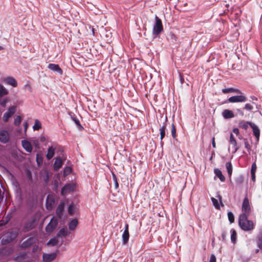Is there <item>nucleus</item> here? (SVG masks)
Instances as JSON below:
<instances>
[{"instance_id":"f257e3e1","label":"nucleus","mask_w":262,"mask_h":262,"mask_svg":"<svg viewBox=\"0 0 262 262\" xmlns=\"http://www.w3.org/2000/svg\"><path fill=\"white\" fill-rule=\"evenodd\" d=\"M249 216H246L244 218L239 217L238 224L241 228L245 231H251L254 228V225L252 221L248 220Z\"/></svg>"},{"instance_id":"f03ea898","label":"nucleus","mask_w":262,"mask_h":262,"mask_svg":"<svg viewBox=\"0 0 262 262\" xmlns=\"http://www.w3.org/2000/svg\"><path fill=\"white\" fill-rule=\"evenodd\" d=\"M251 211V206L250 205L249 201L248 198H244L242 206V213L239 215V217L244 218L246 216H249Z\"/></svg>"},{"instance_id":"7ed1b4c3","label":"nucleus","mask_w":262,"mask_h":262,"mask_svg":"<svg viewBox=\"0 0 262 262\" xmlns=\"http://www.w3.org/2000/svg\"><path fill=\"white\" fill-rule=\"evenodd\" d=\"M155 20L152 32L154 34L158 35L163 31V27L161 20L157 15L155 16Z\"/></svg>"},{"instance_id":"20e7f679","label":"nucleus","mask_w":262,"mask_h":262,"mask_svg":"<svg viewBox=\"0 0 262 262\" xmlns=\"http://www.w3.org/2000/svg\"><path fill=\"white\" fill-rule=\"evenodd\" d=\"M57 219L55 217H53L46 227V232L48 233H52L57 227Z\"/></svg>"},{"instance_id":"39448f33","label":"nucleus","mask_w":262,"mask_h":262,"mask_svg":"<svg viewBox=\"0 0 262 262\" xmlns=\"http://www.w3.org/2000/svg\"><path fill=\"white\" fill-rule=\"evenodd\" d=\"M246 100V97L242 94H240V95L231 96L228 99V101L230 103L244 102Z\"/></svg>"},{"instance_id":"423d86ee","label":"nucleus","mask_w":262,"mask_h":262,"mask_svg":"<svg viewBox=\"0 0 262 262\" xmlns=\"http://www.w3.org/2000/svg\"><path fill=\"white\" fill-rule=\"evenodd\" d=\"M76 186L74 184H67L61 189V193L62 195H67L71 192L74 191Z\"/></svg>"},{"instance_id":"0eeeda50","label":"nucleus","mask_w":262,"mask_h":262,"mask_svg":"<svg viewBox=\"0 0 262 262\" xmlns=\"http://www.w3.org/2000/svg\"><path fill=\"white\" fill-rule=\"evenodd\" d=\"M37 241V238L35 236H31L28 238L26 241L23 242L20 245V247L21 248H27L31 247Z\"/></svg>"},{"instance_id":"6e6552de","label":"nucleus","mask_w":262,"mask_h":262,"mask_svg":"<svg viewBox=\"0 0 262 262\" xmlns=\"http://www.w3.org/2000/svg\"><path fill=\"white\" fill-rule=\"evenodd\" d=\"M167 121V117H166L165 122H164L163 123L162 125L159 128L161 144L162 146L163 144V142L162 140L166 135V131L167 130V124H166Z\"/></svg>"},{"instance_id":"1a4fd4ad","label":"nucleus","mask_w":262,"mask_h":262,"mask_svg":"<svg viewBox=\"0 0 262 262\" xmlns=\"http://www.w3.org/2000/svg\"><path fill=\"white\" fill-rule=\"evenodd\" d=\"M16 111V107L15 106H11L10 107L8 111L4 114L3 116V121L5 122H7L8 121L9 118H10Z\"/></svg>"},{"instance_id":"9d476101","label":"nucleus","mask_w":262,"mask_h":262,"mask_svg":"<svg viewBox=\"0 0 262 262\" xmlns=\"http://www.w3.org/2000/svg\"><path fill=\"white\" fill-rule=\"evenodd\" d=\"M122 243L123 245H126L128 243L129 234V226L128 224H126L125 226L124 231L122 235Z\"/></svg>"},{"instance_id":"9b49d317","label":"nucleus","mask_w":262,"mask_h":262,"mask_svg":"<svg viewBox=\"0 0 262 262\" xmlns=\"http://www.w3.org/2000/svg\"><path fill=\"white\" fill-rule=\"evenodd\" d=\"M35 220L34 218H32L31 219L28 220L24 225V231L27 232L33 229L35 227Z\"/></svg>"},{"instance_id":"f8f14e48","label":"nucleus","mask_w":262,"mask_h":262,"mask_svg":"<svg viewBox=\"0 0 262 262\" xmlns=\"http://www.w3.org/2000/svg\"><path fill=\"white\" fill-rule=\"evenodd\" d=\"M55 204L54 198L53 195H48L46 199V208L48 210H51Z\"/></svg>"},{"instance_id":"ddd939ff","label":"nucleus","mask_w":262,"mask_h":262,"mask_svg":"<svg viewBox=\"0 0 262 262\" xmlns=\"http://www.w3.org/2000/svg\"><path fill=\"white\" fill-rule=\"evenodd\" d=\"M57 256L56 253L50 254H43L42 256L43 261L44 262H51L54 260Z\"/></svg>"},{"instance_id":"4468645a","label":"nucleus","mask_w":262,"mask_h":262,"mask_svg":"<svg viewBox=\"0 0 262 262\" xmlns=\"http://www.w3.org/2000/svg\"><path fill=\"white\" fill-rule=\"evenodd\" d=\"M48 68L50 70H51L55 72H57V73L59 74L60 75H62L63 73V71H62V69L60 68V67L58 64H54V63H50L48 65Z\"/></svg>"},{"instance_id":"2eb2a0df","label":"nucleus","mask_w":262,"mask_h":262,"mask_svg":"<svg viewBox=\"0 0 262 262\" xmlns=\"http://www.w3.org/2000/svg\"><path fill=\"white\" fill-rule=\"evenodd\" d=\"M9 140L8 133L6 130L0 132V141L3 143H6Z\"/></svg>"},{"instance_id":"dca6fc26","label":"nucleus","mask_w":262,"mask_h":262,"mask_svg":"<svg viewBox=\"0 0 262 262\" xmlns=\"http://www.w3.org/2000/svg\"><path fill=\"white\" fill-rule=\"evenodd\" d=\"M5 83L10 85L13 87H16L17 85V82L15 79L12 77H7L4 80Z\"/></svg>"},{"instance_id":"f3484780","label":"nucleus","mask_w":262,"mask_h":262,"mask_svg":"<svg viewBox=\"0 0 262 262\" xmlns=\"http://www.w3.org/2000/svg\"><path fill=\"white\" fill-rule=\"evenodd\" d=\"M250 126L253 129V133L254 136L256 138L257 141L259 140L260 136V130L258 127L254 123H250Z\"/></svg>"},{"instance_id":"a211bd4d","label":"nucleus","mask_w":262,"mask_h":262,"mask_svg":"<svg viewBox=\"0 0 262 262\" xmlns=\"http://www.w3.org/2000/svg\"><path fill=\"white\" fill-rule=\"evenodd\" d=\"M222 116L226 119L232 118L235 116L233 112L228 109H226L223 111L222 112Z\"/></svg>"},{"instance_id":"6ab92c4d","label":"nucleus","mask_w":262,"mask_h":262,"mask_svg":"<svg viewBox=\"0 0 262 262\" xmlns=\"http://www.w3.org/2000/svg\"><path fill=\"white\" fill-rule=\"evenodd\" d=\"M63 162L60 157L56 158L54 163L53 164L54 169L55 171L58 170L62 166Z\"/></svg>"},{"instance_id":"aec40b11","label":"nucleus","mask_w":262,"mask_h":262,"mask_svg":"<svg viewBox=\"0 0 262 262\" xmlns=\"http://www.w3.org/2000/svg\"><path fill=\"white\" fill-rule=\"evenodd\" d=\"M222 92L224 94H227L229 93H234L238 94H243L242 92L237 89H235L233 88H229L227 89H224L222 90Z\"/></svg>"},{"instance_id":"412c9836","label":"nucleus","mask_w":262,"mask_h":262,"mask_svg":"<svg viewBox=\"0 0 262 262\" xmlns=\"http://www.w3.org/2000/svg\"><path fill=\"white\" fill-rule=\"evenodd\" d=\"M21 144L23 148L29 152H31L32 150V147L31 144L27 140H22Z\"/></svg>"},{"instance_id":"4be33fe9","label":"nucleus","mask_w":262,"mask_h":262,"mask_svg":"<svg viewBox=\"0 0 262 262\" xmlns=\"http://www.w3.org/2000/svg\"><path fill=\"white\" fill-rule=\"evenodd\" d=\"M64 203L62 202V203H60V204L58 205V206L56 209V213L57 216L59 218H61L63 212L64 210Z\"/></svg>"},{"instance_id":"5701e85b","label":"nucleus","mask_w":262,"mask_h":262,"mask_svg":"<svg viewBox=\"0 0 262 262\" xmlns=\"http://www.w3.org/2000/svg\"><path fill=\"white\" fill-rule=\"evenodd\" d=\"M55 148L53 147H49L47 150L46 158L48 160L51 159L55 154Z\"/></svg>"},{"instance_id":"b1692460","label":"nucleus","mask_w":262,"mask_h":262,"mask_svg":"<svg viewBox=\"0 0 262 262\" xmlns=\"http://www.w3.org/2000/svg\"><path fill=\"white\" fill-rule=\"evenodd\" d=\"M229 142L232 145L233 147L234 148V151L233 152L235 153L238 150V148L237 147L236 141L232 134H230Z\"/></svg>"},{"instance_id":"393cba45","label":"nucleus","mask_w":262,"mask_h":262,"mask_svg":"<svg viewBox=\"0 0 262 262\" xmlns=\"http://www.w3.org/2000/svg\"><path fill=\"white\" fill-rule=\"evenodd\" d=\"M214 173L215 174L216 176L219 178L221 182H224L225 181V178L223 175L221 170L219 169H214Z\"/></svg>"},{"instance_id":"a878e982","label":"nucleus","mask_w":262,"mask_h":262,"mask_svg":"<svg viewBox=\"0 0 262 262\" xmlns=\"http://www.w3.org/2000/svg\"><path fill=\"white\" fill-rule=\"evenodd\" d=\"M78 225V221L77 219L72 220L69 224V227L70 230H74Z\"/></svg>"},{"instance_id":"bb28decb","label":"nucleus","mask_w":262,"mask_h":262,"mask_svg":"<svg viewBox=\"0 0 262 262\" xmlns=\"http://www.w3.org/2000/svg\"><path fill=\"white\" fill-rule=\"evenodd\" d=\"M226 168L227 169L229 177L231 178L232 173V165L230 162H227L226 163Z\"/></svg>"},{"instance_id":"cd10ccee","label":"nucleus","mask_w":262,"mask_h":262,"mask_svg":"<svg viewBox=\"0 0 262 262\" xmlns=\"http://www.w3.org/2000/svg\"><path fill=\"white\" fill-rule=\"evenodd\" d=\"M68 235V230L66 228L61 229L57 234V237H66Z\"/></svg>"},{"instance_id":"c85d7f7f","label":"nucleus","mask_w":262,"mask_h":262,"mask_svg":"<svg viewBox=\"0 0 262 262\" xmlns=\"http://www.w3.org/2000/svg\"><path fill=\"white\" fill-rule=\"evenodd\" d=\"M231 233V241L233 244H235L236 241L237 233L234 229H232L230 231Z\"/></svg>"},{"instance_id":"c756f323","label":"nucleus","mask_w":262,"mask_h":262,"mask_svg":"<svg viewBox=\"0 0 262 262\" xmlns=\"http://www.w3.org/2000/svg\"><path fill=\"white\" fill-rule=\"evenodd\" d=\"M256 244L259 249L262 250V233L258 235L257 237Z\"/></svg>"},{"instance_id":"7c9ffc66","label":"nucleus","mask_w":262,"mask_h":262,"mask_svg":"<svg viewBox=\"0 0 262 262\" xmlns=\"http://www.w3.org/2000/svg\"><path fill=\"white\" fill-rule=\"evenodd\" d=\"M8 94V91L4 87L2 84H0V97H2L5 95H7Z\"/></svg>"},{"instance_id":"2f4dec72","label":"nucleus","mask_w":262,"mask_h":262,"mask_svg":"<svg viewBox=\"0 0 262 262\" xmlns=\"http://www.w3.org/2000/svg\"><path fill=\"white\" fill-rule=\"evenodd\" d=\"M8 236H9L10 238H7L6 239V241L8 243H9V242H10L12 241L13 240H14L16 237L17 234L12 232H9L8 233Z\"/></svg>"},{"instance_id":"473e14b6","label":"nucleus","mask_w":262,"mask_h":262,"mask_svg":"<svg viewBox=\"0 0 262 262\" xmlns=\"http://www.w3.org/2000/svg\"><path fill=\"white\" fill-rule=\"evenodd\" d=\"M41 127V124L40 122L38 120H35V124L33 126V129L34 130H39Z\"/></svg>"},{"instance_id":"72a5a7b5","label":"nucleus","mask_w":262,"mask_h":262,"mask_svg":"<svg viewBox=\"0 0 262 262\" xmlns=\"http://www.w3.org/2000/svg\"><path fill=\"white\" fill-rule=\"evenodd\" d=\"M43 159L42 156L41 155V154H37L36 162H37L38 165H40L41 164H42V163L43 162Z\"/></svg>"},{"instance_id":"f704fd0d","label":"nucleus","mask_w":262,"mask_h":262,"mask_svg":"<svg viewBox=\"0 0 262 262\" xmlns=\"http://www.w3.org/2000/svg\"><path fill=\"white\" fill-rule=\"evenodd\" d=\"M235 182L236 184L241 185L244 182V177L242 176H239L235 178Z\"/></svg>"},{"instance_id":"c9c22d12","label":"nucleus","mask_w":262,"mask_h":262,"mask_svg":"<svg viewBox=\"0 0 262 262\" xmlns=\"http://www.w3.org/2000/svg\"><path fill=\"white\" fill-rule=\"evenodd\" d=\"M171 136L173 139H176L177 137V133H176V128L174 124H172L171 125Z\"/></svg>"},{"instance_id":"e433bc0d","label":"nucleus","mask_w":262,"mask_h":262,"mask_svg":"<svg viewBox=\"0 0 262 262\" xmlns=\"http://www.w3.org/2000/svg\"><path fill=\"white\" fill-rule=\"evenodd\" d=\"M21 121V117L20 116H16L14 119V124L15 126H18L20 124Z\"/></svg>"},{"instance_id":"4c0bfd02","label":"nucleus","mask_w":262,"mask_h":262,"mask_svg":"<svg viewBox=\"0 0 262 262\" xmlns=\"http://www.w3.org/2000/svg\"><path fill=\"white\" fill-rule=\"evenodd\" d=\"M58 243V241L55 238H51L49 240V241L48 242V245H50L52 246H56Z\"/></svg>"},{"instance_id":"58836bf2","label":"nucleus","mask_w":262,"mask_h":262,"mask_svg":"<svg viewBox=\"0 0 262 262\" xmlns=\"http://www.w3.org/2000/svg\"><path fill=\"white\" fill-rule=\"evenodd\" d=\"M228 218L230 223H233L234 222V216L232 212H228Z\"/></svg>"},{"instance_id":"ea45409f","label":"nucleus","mask_w":262,"mask_h":262,"mask_svg":"<svg viewBox=\"0 0 262 262\" xmlns=\"http://www.w3.org/2000/svg\"><path fill=\"white\" fill-rule=\"evenodd\" d=\"M211 201L212 202V203H213V205L215 207V208H216L217 209H219L220 208V205H219V204L218 203L217 200L216 199L214 198H211Z\"/></svg>"},{"instance_id":"a19ab883","label":"nucleus","mask_w":262,"mask_h":262,"mask_svg":"<svg viewBox=\"0 0 262 262\" xmlns=\"http://www.w3.org/2000/svg\"><path fill=\"white\" fill-rule=\"evenodd\" d=\"M112 176H113V181L114 182V183H115V188L116 189H117L119 187V184L117 181V177L114 173H112Z\"/></svg>"},{"instance_id":"79ce46f5","label":"nucleus","mask_w":262,"mask_h":262,"mask_svg":"<svg viewBox=\"0 0 262 262\" xmlns=\"http://www.w3.org/2000/svg\"><path fill=\"white\" fill-rule=\"evenodd\" d=\"M244 109L249 111H251L253 109V106L250 103H246L244 106Z\"/></svg>"},{"instance_id":"37998d69","label":"nucleus","mask_w":262,"mask_h":262,"mask_svg":"<svg viewBox=\"0 0 262 262\" xmlns=\"http://www.w3.org/2000/svg\"><path fill=\"white\" fill-rule=\"evenodd\" d=\"M250 123H252L251 122H244V123H241L240 126L242 127L243 128L246 129L248 127V125L250 126Z\"/></svg>"},{"instance_id":"c03bdc74","label":"nucleus","mask_w":262,"mask_h":262,"mask_svg":"<svg viewBox=\"0 0 262 262\" xmlns=\"http://www.w3.org/2000/svg\"><path fill=\"white\" fill-rule=\"evenodd\" d=\"M68 213L70 215H72L74 213V205L71 204L70 205L68 208Z\"/></svg>"},{"instance_id":"a18cd8bd","label":"nucleus","mask_w":262,"mask_h":262,"mask_svg":"<svg viewBox=\"0 0 262 262\" xmlns=\"http://www.w3.org/2000/svg\"><path fill=\"white\" fill-rule=\"evenodd\" d=\"M73 120L75 122V124L78 126V127L80 129H83V127L81 125V124L80 123V121L78 119L74 118Z\"/></svg>"},{"instance_id":"49530a36","label":"nucleus","mask_w":262,"mask_h":262,"mask_svg":"<svg viewBox=\"0 0 262 262\" xmlns=\"http://www.w3.org/2000/svg\"><path fill=\"white\" fill-rule=\"evenodd\" d=\"M256 165L255 163H253L251 166V173H255L256 170Z\"/></svg>"},{"instance_id":"de8ad7c7","label":"nucleus","mask_w":262,"mask_h":262,"mask_svg":"<svg viewBox=\"0 0 262 262\" xmlns=\"http://www.w3.org/2000/svg\"><path fill=\"white\" fill-rule=\"evenodd\" d=\"M244 144L245 147L248 150H250L251 149V146L249 144V142L247 139H244Z\"/></svg>"},{"instance_id":"09e8293b","label":"nucleus","mask_w":262,"mask_h":262,"mask_svg":"<svg viewBox=\"0 0 262 262\" xmlns=\"http://www.w3.org/2000/svg\"><path fill=\"white\" fill-rule=\"evenodd\" d=\"M27 255V253L25 252L20 253L18 254L17 257L21 259H25Z\"/></svg>"},{"instance_id":"8fccbe9b","label":"nucleus","mask_w":262,"mask_h":262,"mask_svg":"<svg viewBox=\"0 0 262 262\" xmlns=\"http://www.w3.org/2000/svg\"><path fill=\"white\" fill-rule=\"evenodd\" d=\"M227 233L226 231H223L222 233V241H225L226 239Z\"/></svg>"},{"instance_id":"3c124183","label":"nucleus","mask_w":262,"mask_h":262,"mask_svg":"<svg viewBox=\"0 0 262 262\" xmlns=\"http://www.w3.org/2000/svg\"><path fill=\"white\" fill-rule=\"evenodd\" d=\"M209 262H216V257L214 254L211 255Z\"/></svg>"},{"instance_id":"603ef678","label":"nucleus","mask_w":262,"mask_h":262,"mask_svg":"<svg viewBox=\"0 0 262 262\" xmlns=\"http://www.w3.org/2000/svg\"><path fill=\"white\" fill-rule=\"evenodd\" d=\"M236 112L237 114L241 116H243L244 115V112L241 108L236 109Z\"/></svg>"},{"instance_id":"864d4df0","label":"nucleus","mask_w":262,"mask_h":262,"mask_svg":"<svg viewBox=\"0 0 262 262\" xmlns=\"http://www.w3.org/2000/svg\"><path fill=\"white\" fill-rule=\"evenodd\" d=\"M8 222V221H5L3 220H2L0 221V227L5 225Z\"/></svg>"},{"instance_id":"5fc2aeb1","label":"nucleus","mask_w":262,"mask_h":262,"mask_svg":"<svg viewBox=\"0 0 262 262\" xmlns=\"http://www.w3.org/2000/svg\"><path fill=\"white\" fill-rule=\"evenodd\" d=\"M27 177H28V178L29 180H31L32 179V174H31V171H29V170L27 171Z\"/></svg>"},{"instance_id":"6e6d98bb","label":"nucleus","mask_w":262,"mask_h":262,"mask_svg":"<svg viewBox=\"0 0 262 262\" xmlns=\"http://www.w3.org/2000/svg\"><path fill=\"white\" fill-rule=\"evenodd\" d=\"M7 100H3V101H2L1 102V105L2 106H4L5 107L6 106V103H7Z\"/></svg>"},{"instance_id":"4d7b16f0","label":"nucleus","mask_w":262,"mask_h":262,"mask_svg":"<svg viewBox=\"0 0 262 262\" xmlns=\"http://www.w3.org/2000/svg\"><path fill=\"white\" fill-rule=\"evenodd\" d=\"M251 179L253 181H255V173H251Z\"/></svg>"},{"instance_id":"13d9d810","label":"nucleus","mask_w":262,"mask_h":262,"mask_svg":"<svg viewBox=\"0 0 262 262\" xmlns=\"http://www.w3.org/2000/svg\"><path fill=\"white\" fill-rule=\"evenodd\" d=\"M212 146L213 148L216 147V144H215V138L214 137H213L212 138Z\"/></svg>"},{"instance_id":"bf43d9fd","label":"nucleus","mask_w":262,"mask_h":262,"mask_svg":"<svg viewBox=\"0 0 262 262\" xmlns=\"http://www.w3.org/2000/svg\"><path fill=\"white\" fill-rule=\"evenodd\" d=\"M233 132L234 134H236V135H238V134H239V130H238V128H234V129H233Z\"/></svg>"},{"instance_id":"052dcab7","label":"nucleus","mask_w":262,"mask_h":262,"mask_svg":"<svg viewBox=\"0 0 262 262\" xmlns=\"http://www.w3.org/2000/svg\"><path fill=\"white\" fill-rule=\"evenodd\" d=\"M180 77L181 83L182 84L184 82V79L181 74H180Z\"/></svg>"},{"instance_id":"680f3d73","label":"nucleus","mask_w":262,"mask_h":262,"mask_svg":"<svg viewBox=\"0 0 262 262\" xmlns=\"http://www.w3.org/2000/svg\"><path fill=\"white\" fill-rule=\"evenodd\" d=\"M45 140H46V138H45V137H41L40 138V142H43L45 141Z\"/></svg>"},{"instance_id":"e2e57ef3","label":"nucleus","mask_w":262,"mask_h":262,"mask_svg":"<svg viewBox=\"0 0 262 262\" xmlns=\"http://www.w3.org/2000/svg\"><path fill=\"white\" fill-rule=\"evenodd\" d=\"M251 99H252V100H255V101H257V97H256L255 96H251Z\"/></svg>"},{"instance_id":"0e129e2a","label":"nucleus","mask_w":262,"mask_h":262,"mask_svg":"<svg viewBox=\"0 0 262 262\" xmlns=\"http://www.w3.org/2000/svg\"><path fill=\"white\" fill-rule=\"evenodd\" d=\"M65 171H68L69 172H71V169L69 167H67V168L65 169Z\"/></svg>"},{"instance_id":"69168bd1","label":"nucleus","mask_w":262,"mask_h":262,"mask_svg":"<svg viewBox=\"0 0 262 262\" xmlns=\"http://www.w3.org/2000/svg\"><path fill=\"white\" fill-rule=\"evenodd\" d=\"M27 126H28V123H27V122H25V130L27 129Z\"/></svg>"},{"instance_id":"338daca9","label":"nucleus","mask_w":262,"mask_h":262,"mask_svg":"<svg viewBox=\"0 0 262 262\" xmlns=\"http://www.w3.org/2000/svg\"><path fill=\"white\" fill-rule=\"evenodd\" d=\"M34 144L36 145H37L38 144V140L35 141V142H34Z\"/></svg>"},{"instance_id":"774afa93","label":"nucleus","mask_w":262,"mask_h":262,"mask_svg":"<svg viewBox=\"0 0 262 262\" xmlns=\"http://www.w3.org/2000/svg\"><path fill=\"white\" fill-rule=\"evenodd\" d=\"M259 250H260L259 249H256V250H255V253H258V252H259Z\"/></svg>"}]
</instances>
